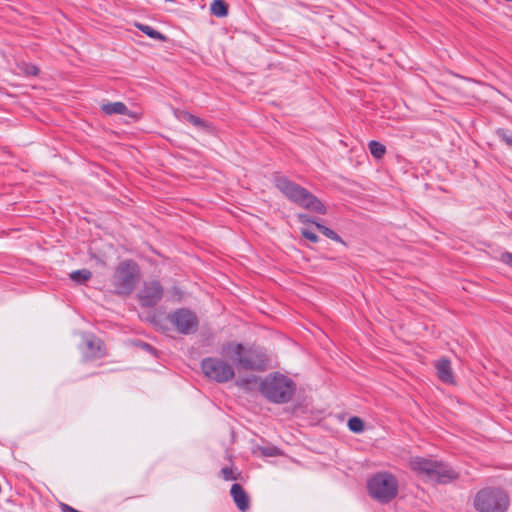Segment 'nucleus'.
<instances>
[{"label": "nucleus", "instance_id": "nucleus-1", "mask_svg": "<svg viewBox=\"0 0 512 512\" xmlns=\"http://www.w3.org/2000/svg\"><path fill=\"white\" fill-rule=\"evenodd\" d=\"M221 355L232 361L238 369L247 371H264L268 367L266 354L257 347H245L234 341L223 344Z\"/></svg>", "mask_w": 512, "mask_h": 512}, {"label": "nucleus", "instance_id": "nucleus-2", "mask_svg": "<svg viewBox=\"0 0 512 512\" xmlns=\"http://www.w3.org/2000/svg\"><path fill=\"white\" fill-rule=\"evenodd\" d=\"M275 186L293 203L309 211L326 214L325 205L306 188L284 176L275 178Z\"/></svg>", "mask_w": 512, "mask_h": 512}, {"label": "nucleus", "instance_id": "nucleus-3", "mask_svg": "<svg viewBox=\"0 0 512 512\" xmlns=\"http://www.w3.org/2000/svg\"><path fill=\"white\" fill-rule=\"evenodd\" d=\"M260 390L270 402L284 404L292 400L296 384L291 378L275 372L261 381Z\"/></svg>", "mask_w": 512, "mask_h": 512}, {"label": "nucleus", "instance_id": "nucleus-4", "mask_svg": "<svg viewBox=\"0 0 512 512\" xmlns=\"http://www.w3.org/2000/svg\"><path fill=\"white\" fill-rule=\"evenodd\" d=\"M398 490L399 482L390 472H378L367 481L369 496L381 504L393 501L398 495Z\"/></svg>", "mask_w": 512, "mask_h": 512}, {"label": "nucleus", "instance_id": "nucleus-5", "mask_svg": "<svg viewBox=\"0 0 512 512\" xmlns=\"http://www.w3.org/2000/svg\"><path fill=\"white\" fill-rule=\"evenodd\" d=\"M141 278L139 265L132 259L120 262L111 278L114 292L118 295H130Z\"/></svg>", "mask_w": 512, "mask_h": 512}, {"label": "nucleus", "instance_id": "nucleus-6", "mask_svg": "<svg viewBox=\"0 0 512 512\" xmlns=\"http://www.w3.org/2000/svg\"><path fill=\"white\" fill-rule=\"evenodd\" d=\"M473 505L478 512H505L509 497L500 488L487 487L477 492Z\"/></svg>", "mask_w": 512, "mask_h": 512}, {"label": "nucleus", "instance_id": "nucleus-7", "mask_svg": "<svg viewBox=\"0 0 512 512\" xmlns=\"http://www.w3.org/2000/svg\"><path fill=\"white\" fill-rule=\"evenodd\" d=\"M201 368L205 376L218 382L226 383L235 376L234 368L223 359L208 357L202 360Z\"/></svg>", "mask_w": 512, "mask_h": 512}, {"label": "nucleus", "instance_id": "nucleus-8", "mask_svg": "<svg viewBox=\"0 0 512 512\" xmlns=\"http://www.w3.org/2000/svg\"><path fill=\"white\" fill-rule=\"evenodd\" d=\"M169 321L182 334H191L197 330L198 319L188 309H178L168 316Z\"/></svg>", "mask_w": 512, "mask_h": 512}, {"label": "nucleus", "instance_id": "nucleus-9", "mask_svg": "<svg viewBox=\"0 0 512 512\" xmlns=\"http://www.w3.org/2000/svg\"><path fill=\"white\" fill-rule=\"evenodd\" d=\"M163 296V288L158 281L145 283L139 292L138 299L144 307L155 306Z\"/></svg>", "mask_w": 512, "mask_h": 512}, {"label": "nucleus", "instance_id": "nucleus-10", "mask_svg": "<svg viewBox=\"0 0 512 512\" xmlns=\"http://www.w3.org/2000/svg\"><path fill=\"white\" fill-rule=\"evenodd\" d=\"M432 474L430 480L436 481L440 484H447L456 479H458L459 475L456 471H454L449 465L441 461H435V467L432 470Z\"/></svg>", "mask_w": 512, "mask_h": 512}, {"label": "nucleus", "instance_id": "nucleus-11", "mask_svg": "<svg viewBox=\"0 0 512 512\" xmlns=\"http://www.w3.org/2000/svg\"><path fill=\"white\" fill-rule=\"evenodd\" d=\"M435 461L430 458L424 457H412L409 460V467L412 471H414L418 476L426 477L430 480L432 470L435 467Z\"/></svg>", "mask_w": 512, "mask_h": 512}, {"label": "nucleus", "instance_id": "nucleus-12", "mask_svg": "<svg viewBox=\"0 0 512 512\" xmlns=\"http://www.w3.org/2000/svg\"><path fill=\"white\" fill-rule=\"evenodd\" d=\"M84 357L88 360L99 359L105 356V347L101 339L91 336L85 339Z\"/></svg>", "mask_w": 512, "mask_h": 512}, {"label": "nucleus", "instance_id": "nucleus-13", "mask_svg": "<svg viewBox=\"0 0 512 512\" xmlns=\"http://www.w3.org/2000/svg\"><path fill=\"white\" fill-rule=\"evenodd\" d=\"M230 494L233 498V501L237 508L242 511L246 512L250 507V499L244 488L238 484L235 483L232 485Z\"/></svg>", "mask_w": 512, "mask_h": 512}, {"label": "nucleus", "instance_id": "nucleus-14", "mask_svg": "<svg viewBox=\"0 0 512 512\" xmlns=\"http://www.w3.org/2000/svg\"><path fill=\"white\" fill-rule=\"evenodd\" d=\"M102 111L107 115L120 114L127 115L132 119H139L136 112L130 111L123 102L106 103L101 106Z\"/></svg>", "mask_w": 512, "mask_h": 512}, {"label": "nucleus", "instance_id": "nucleus-15", "mask_svg": "<svg viewBox=\"0 0 512 512\" xmlns=\"http://www.w3.org/2000/svg\"><path fill=\"white\" fill-rule=\"evenodd\" d=\"M435 368L437 370V376L442 382L448 383V384L454 383V376H453V371H452V367H451V362L448 359L442 358V359L438 360L435 363Z\"/></svg>", "mask_w": 512, "mask_h": 512}, {"label": "nucleus", "instance_id": "nucleus-16", "mask_svg": "<svg viewBox=\"0 0 512 512\" xmlns=\"http://www.w3.org/2000/svg\"><path fill=\"white\" fill-rule=\"evenodd\" d=\"M368 148L371 155L377 160L382 159L386 154V147L376 140H371L368 143Z\"/></svg>", "mask_w": 512, "mask_h": 512}, {"label": "nucleus", "instance_id": "nucleus-17", "mask_svg": "<svg viewBox=\"0 0 512 512\" xmlns=\"http://www.w3.org/2000/svg\"><path fill=\"white\" fill-rule=\"evenodd\" d=\"M211 13L217 17H225L228 14V5L224 0H214L210 7Z\"/></svg>", "mask_w": 512, "mask_h": 512}, {"label": "nucleus", "instance_id": "nucleus-18", "mask_svg": "<svg viewBox=\"0 0 512 512\" xmlns=\"http://www.w3.org/2000/svg\"><path fill=\"white\" fill-rule=\"evenodd\" d=\"M91 277L92 273L88 269L76 270L70 274V279L79 284L87 282Z\"/></svg>", "mask_w": 512, "mask_h": 512}, {"label": "nucleus", "instance_id": "nucleus-19", "mask_svg": "<svg viewBox=\"0 0 512 512\" xmlns=\"http://www.w3.org/2000/svg\"><path fill=\"white\" fill-rule=\"evenodd\" d=\"M139 30H141L143 33H145L147 36L156 39V40H165V36L158 32L157 30L153 29L152 27L144 24H137L136 25Z\"/></svg>", "mask_w": 512, "mask_h": 512}, {"label": "nucleus", "instance_id": "nucleus-20", "mask_svg": "<svg viewBox=\"0 0 512 512\" xmlns=\"http://www.w3.org/2000/svg\"><path fill=\"white\" fill-rule=\"evenodd\" d=\"M257 382H258V377L251 375V376L239 378L236 381V384H237V386H239L243 389L250 390L252 388V386L257 384Z\"/></svg>", "mask_w": 512, "mask_h": 512}, {"label": "nucleus", "instance_id": "nucleus-21", "mask_svg": "<svg viewBox=\"0 0 512 512\" xmlns=\"http://www.w3.org/2000/svg\"><path fill=\"white\" fill-rule=\"evenodd\" d=\"M315 226L322 234H324L329 239L337 241V242L342 241L341 237L336 232H334L332 229H330L320 223H315Z\"/></svg>", "mask_w": 512, "mask_h": 512}, {"label": "nucleus", "instance_id": "nucleus-22", "mask_svg": "<svg viewBox=\"0 0 512 512\" xmlns=\"http://www.w3.org/2000/svg\"><path fill=\"white\" fill-rule=\"evenodd\" d=\"M348 427L354 433H361L364 430V422L359 417H351L348 420Z\"/></svg>", "mask_w": 512, "mask_h": 512}, {"label": "nucleus", "instance_id": "nucleus-23", "mask_svg": "<svg viewBox=\"0 0 512 512\" xmlns=\"http://www.w3.org/2000/svg\"><path fill=\"white\" fill-rule=\"evenodd\" d=\"M182 118L188 122H190L192 125L200 128L206 127V123L199 117L189 113V112H183Z\"/></svg>", "mask_w": 512, "mask_h": 512}, {"label": "nucleus", "instance_id": "nucleus-24", "mask_svg": "<svg viewBox=\"0 0 512 512\" xmlns=\"http://www.w3.org/2000/svg\"><path fill=\"white\" fill-rule=\"evenodd\" d=\"M18 68L22 73L28 76H36L39 73V69L30 63L22 62L18 64Z\"/></svg>", "mask_w": 512, "mask_h": 512}, {"label": "nucleus", "instance_id": "nucleus-25", "mask_svg": "<svg viewBox=\"0 0 512 512\" xmlns=\"http://www.w3.org/2000/svg\"><path fill=\"white\" fill-rule=\"evenodd\" d=\"M221 475L224 480H238L240 478L241 473L235 471L232 467H224L221 469Z\"/></svg>", "mask_w": 512, "mask_h": 512}, {"label": "nucleus", "instance_id": "nucleus-26", "mask_svg": "<svg viewBox=\"0 0 512 512\" xmlns=\"http://www.w3.org/2000/svg\"><path fill=\"white\" fill-rule=\"evenodd\" d=\"M497 134L499 135V137L504 141L506 142L508 145H510L512 147V135L511 134H508L506 130L504 129H499L497 131Z\"/></svg>", "mask_w": 512, "mask_h": 512}, {"label": "nucleus", "instance_id": "nucleus-27", "mask_svg": "<svg viewBox=\"0 0 512 512\" xmlns=\"http://www.w3.org/2000/svg\"><path fill=\"white\" fill-rule=\"evenodd\" d=\"M301 234L303 237H305L306 239L313 243H316L318 241V236L307 229H302Z\"/></svg>", "mask_w": 512, "mask_h": 512}, {"label": "nucleus", "instance_id": "nucleus-28", "mask_svg": "<svg viewBox=\"0 0 512 512\" xmlns=\"http://www.w3.org/2000/svg\"><path fill=\"white\" fill-rule=\"evenodd\" d=\"M500 260L510 266L512 268V253L510 252H503L500 256Z\"/></svg>", "mask_w": 512, "mask_h": 512}, {"label": "nucleus", "instance_id": "nucleus-29", "mask_svg": "<svg viewBox=\"0 0 512 512\" xmlns=\"http://www.w3.org/2000/svg\"><path fill=\"white\" fill-rule=\"evenodd\" d=\"M298 219L302 223H312L315 225L317 223L316 221L312 220L308 215L306 214H298Z\"/></svg>", "mask_w": 512, "mask_h": 512}, {"label": "nucleus", "instance_id": "nucleus-30", "mask_svg": "<svg viewBox=\"0 0 512 512\" xmlns=\"http://www.w3.org/2000/svg\"><path fill=\"white\" fill-rule=\"evenodd\" d=\"M60 509H61L62 512H81V511H78L75 508H73L70 505L65 504V503H61L60 504Z\"/></svg>", "mask_w": 512, "mask_h": 512}, {"label": "nucleus", "instance_id": "nucleus-31", "mask_svg": "<svg viewBox=\"0 0 512 512\" xmlns=\"http://www.w3.org/2000/svg\"><path fill=\"white\" fill-rule=\"evenodd\" d=\"M141 347H142L143 349H145V350L149 351V352H154V351H155V349H154L151 345H149V344H147V343H142V344H141Z\"/></svg>", "mask_w": 512, "mask_h": 512}]
</instances>
